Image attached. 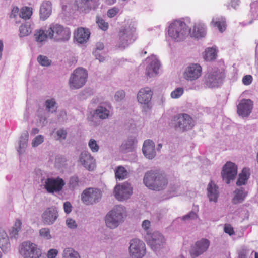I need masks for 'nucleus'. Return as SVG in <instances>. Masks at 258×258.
Instances as JSON below:
<instances>
[{"label": "nucleus", "instance_id": "f704fd0d", "mask_svg": "<svg viewBox=\"0 0 258 258\" xmlns=\"http://www.w3.org/2000/svg\"><path fill=\"white\" fill-rule=\"evenodd\" d=\"M32 15V8L29 7H23L21 9L19 16L25 20L29 19Z\"/></svg>", "mask_w": 258, "mask_h": 258}, {"label": "nucleus", "instance_id": "c756f323", "mask_svg": "<svg viewBox=\"0 0 258 258\" xmlns=\"http://www.w3.org/2000/svg\"><path fill=\"white\" fill-rule=\"evenodd\" d=\"M206 34V27L204 24L197 23L193 28V35L197 38L203 37Z\"/></svg>", "mask_w": 258, "mask_h": 258}, {"label": "nucleus", "instance_id": "a19ab883", "mask_svg": "<svg viewBox=\"0 0 258 258\" xmlns=\"http://www.w3.org/2000/svg\"><path fill=\"white\" fill-rule=\"evenodd\" d=\"M96 23L99 26V27L103 30V31H106L108 29V24L107 22H106L102 18L100 17H97L96 18Z\"/></svg>", "mask_w": 258, "mask_h": 258}, {"label": "nucleus", "instance_id": "6e6552de", "mask_svg": "<svg viewBox=\"0 0 258 258\" xmlns=\"http://www.w3.org/2000/svg\"><path fill=\"white\" fill-rule=\"evenodd\" d=\"M145 238L148 245L154 251L161 249L165 245L164 236L158 232H155L152 234L148 233Z\"/></svg>", "mask_w": 258, "mask_h": 258}, {"label": "nucleus", "instance_id": "f3484780", "mask_svg": "<svg viewBox=\"0 0 258 258\" xmlns=\"http://www.w3.org/2000/svg\"><path fill=\"white\" fill-rule=\"evenodd\" d=\"M253 102L250 99H242L237 105V113L242 117L248 116L251 112Z\"/></svg>", "mask_w": 258, "mask_h": 258}, {"label": "nucleus", "instance_id": "e433bc0d", "mask_svg": "<svg viewBox=\"0 0 258 258\" xmlns=\"http://www.w3.org/2000/svg\"><path fill=\"white\" fill-rule=\"evenodd\" d=\"M157 172H158L157 171H149V172H148L147 173H146V174H145L144 178V183L146 186V177H147V180L149 184H154V183H155V181L156 180Z\"/></svg>", "mask_w": 258, "mask_h": 258}, {"label": "nucleus", "instance_id": "f03ea898", "mask_svg": "<svg viewBox=\"0 0 258 258\" xmlns=\"http://www.w3.org/2000/svg\"><path fill=\"white\" fill-rule=\"evenodd\" d=\"M126 216L125 208L122 206H115L106 216V226L114 229L124 221Z\"/></svg>", "mask_w": 258, "mask_h": 258}, {"label": "nucleus", "instance_id": "4468645a", "mask_svg": "<svg viewBox=\"0 0 258 258\" xmlns=\"http://www.w3.org/2000/svg\"><path fill=\"white\" fill-rule=\"evenodd\" d=\"M75 5L78 10L84 13H88L98 7L99 0H76Z\"/></svg>", "mask_w": 258, "mask_h": 258}, {"label": "nucleus", "instance_id": "338daca9", "mask_svg": "<svg viewBox=\"0 0 258 258\" xmlns=\"http://www.w3.org/2000/svg\"><path fill=\"white\" fill-rule=\"evenodd\" d=\"M3 47L4 45L3 41L2 40H0V60L1 59L2 57V51L3 50Z\"/></svg>", "mask_w": 258, "mask_h": 258}, {"label": "nucleus", "instance_id": "13d9d810", "mask_svg": "<svg viewBox=\"0 0 258 258\" xmlns=\"http://www.w3.org/2000/svg\"><path fill=\"white\" fill-rule=\"evenodd\" d=\"M58 251L56 249H51L48 251L47 256L48 258H55L57 255Z\"/></svg>", "mask_w": 258, "mask_h": 258}, {"label": "nucleus", "instance_id": "c9c22d12", "mask_svg": "<svg viewBox=\"0 0 258 258\" xmlns=\"http://www.w3.org/2000/svg\"><path fill=\"white\" fill-rule=\"evenodd\" d=\"M235 196L233 199V202L234 204L242 202L246 196V193L244 192L243 188L235 190Z\"/></svg>", "mask_w": 258, "mask_h": 258}, {"label": "nucleus", "instance_id": "9d476101", "mask_svg": "<svg viewBox=\"0 0 258 258\" xmlns=\"http://www.w3.org/2000/svg\"><path fill=\"white\" fill-rule=\"evenodd\" d=\"M129 251L133 258H141L146 253L145 244L140 240L133 239L130 242Z\"/></svg>", "mask_w": 258, "mask_h": 258}, {"label": "nucleus", "instance_id": "1a4fd4ad", "mask_svg": "<svg viewBox=\"0 0 258 258\" xmlns=\"http://www.w3.org/2000/svg\"><path fill=\"white\" fill-rule=\"evenodd\" d=\"M102 197L101 191L95 188H88L83 191L81 199L86 205H92L98 202Z\"/></svg>", "mask_w": 258, "mask_h": 258}, {"label": "nucleus", "instance_id": "680f3d73", "mask_svg": "<svg viewBox=\"0 0 258 258\" xmlns=\"http://www.w3.org/2000/svg\"><path fill=\"white\" fill-rule=\"evenodd\" d=\"M63 208L66 213H69L72 211V205L69 202H66L64 203Z\"/></svg>", "mask_w": 258, "mask_h": 258}, {"label": "nucleus", "instance_id": "cd10ccee", "mask_svg": "<svg viewBox=\"0 0 258 258\" xmlns=\"http://www.w3.org/2000/svg\"><path fill=\"white\" fill-rule=\"evenodd\" d=\"M211 24L213 26L217 27L221 32H224L226 28L225 18L222 17L213 18Z\"/></svg>", "mask_w": 258, "mask_h": 258}, {"label": "nucleus", "instance_id": "473e14b6", "mask_svg": "<svg viewBox=\"0 0 258 258\" xmlns=\"http://www.w3.org/2000/svg\"><path fill=\"white\" fill-rule=\"evenodd\" d=\"M32 31V28L29 23L22 24L19 27L20 36H27L31 33Z\"/></svg>", "mask_w": 258, "mask_h": 258}, {"label": "nucleus", "instance_id": "0e129e2a", "mask_svg": "<svg viewBox=\"0 0 258 258\" xmlns=\"http://www.w3.org/2000/svg\"><path fill=\"white\" fill-rule=\"evenodd\" d=\"M21 226H22V222H21V220L19 219H17L15 221L14 226H13V228H17L18 230H21Z\"/></svg>", "mask_w": 258, "mask_h": 258}, {"label": "nucleus", "instance_id": "bb28decb", "mask_svg": "<svg viewBox=\"0 0 258 258\" xmlns=\"http://www.w3.org/2000/svg\"><path fill=\"white\" fill-rule=\"evenodd\" d=\"M207 190L210 201L216 202L218 196V187L211 181L208 185Z\"/></svg>", "mask_w": 258, "mask_h": 258}, {"label": "nucleus", "instance_id": "39448f33", "mask_svg": "<svg viewBox=\"0 0 258 258\" xmlns=\"http://www.w3.org/2000/svg\"><path fill=\"white\" fill-rule=\"evenodd\" d=\"M88 73L86 70L79 68L71 74L69 85L72 89H78L82 87L86 82Z\"/></svg>", "mask_w": 258, "mask_h": 258}, {"label": "nucleus", "instance_id": "4be33fe9", "mask_svg": "<svg viewBox=\"0 0 258 258\" xmlns=\"http://www.w3.org/2000/svg\"><path fill=\"white\" fill-rule=\"evenodd\" d=\"M142 150L145 156L148 159H153L156 155L155 144L152 140H147L144 141Z\"/></svg>", "mask_w": 258, "mask_h": 258}, {"label": "nucleus", "instance_id": "09e8293b", "mask_svg": "<svg viewBox=\"0 0 258 258\" xmlns=\"http://www.w3.org/2000/svg\"><path fill=\"white\" fill-rule=\"evenodd\" d=\"M44 141V137L42 135H38L32 142V146L34 147H36L41 144Z\"/></svg>", "mask_w": 258, "mask_h": 258}, {"label": "nucleus", "instance_id": "2eb2a0df", "mask_svg": "<svg viewBox=\"0 0 258 258\" xmlns=\"http://www.w3.org/2000/svg\"><path fill=\"white\" fill-rule=\"evenodd\" d=\"M132 187L128 183L117 185L114 188V196L119 201H123L130 198L132 194Z\"/></svg>", "mask_w": 258, "mask_h": 258}, {"label": "nucleus", "instance_id": "79ce46f5", "mask_svg": "<svg viewBox=\"0 0 258 258\" xmlns=\"http://www.w3.org/2000/svg\"><path fill=\"white\" fill-rule=\"evenodd\" d=\"M37 60L42 66L47 67L50 66L51 63V61L47 57L43 55H39L37 58Z\"/></svg>", "mask_w": 258, "mask_h": 258}, {"label": "nucleus", "instance_id": "c03bdc74", "mask_svg": "<svg viewBox=\"0 0 258 258\" xmlns=\"http://www.w3.org/2000/svg\"><path fill=\"white\" fill-rule=\"evenodd\" d=\"M10 247V244L7 238L0 239V248L3 251H7Z\"/></svg>", "mask_w": 258, "mask_h": 258}, {"label": "nucleus", "instance_id": "f8f14e48", "mask_svg": "<svg viewBox=\"0 0 258 258\" xmlns=\"http://www.w3.org/2000/svg\"><path fill=\"white\" fill-rule=\"evenodd\" d=\"M65 185L64 181L59 177L53 178H48L45 182V188L49 193L58 192Z\"/></svg>", "mask_w": 258, "mask_h": 258}, {"label": "nucleus", "instance_id": "6ab92c4d", "mask_svg": "<svg viewBox=\"0 0 258 258\" xmlns=\"http://www.w3.org/2000/svg\"><path fill=\"white\" fill-rule=\"evenodd\" d=\"M58 217L57 210L54 207H50L46 209L42 215V221L45 224H52Z\"/></svg>", "mask_w": 258, "mask_h": 258}, {"label": "nucleus", "instance_id": "58836bf2", "mask_svg": "<svg viewBox=\"0 0 258 258\" xmlns=\"http://www.w3.org/2000/svg\"><path fill=\"white\" fill-rule=\"evenodd\" d=\"M96 114L101 119H106L109 116V111L103 107H99L96 110Z\"/></svg>", "mask_w": 258, "mask_h": 258}, {"label": "nucleus", "instance_id": "774afa93", "mask_svg": "<svg viewBox=\"0 0 258 258\" xmlns=\"http://www.w3.org/2000/svg\"><path fill=\"white\" fill-rule=\"evenodd\" d=\"M39 132V130L37 128H33L31 131V134L32 135H35L38 134Z\"/></svg>", "mask_w": 258, "mask_h": 258}, {"label": "nucleus", "instance_id": "4c0bfd02", "mask_svg": "<svg viewBox=\"0 0 258 258\" xmlns=\"http://www.w3.org/2000/svg\"><path fill=\"white\" fill-rule=\"evenodd\" d=\"M63 258H80V256L73 248H66L63 250Z\"/></svg>", "mask_w": 258, "mask_h": 258}, {"label": "nucleus", "instance_id": "864d4df0", "mask_svg": "<svg viewBox=\"0 0 258 258\" xmlns=\"http://www.w3.org/2000/svg\"><path fill=\"white\" fill-rule=\"evenodd\" d=\"M252 81V77L251 75H245L242 79V82L245 85L250 84Z\"/></svg>", "mask_w": 258, "mask_h": 258}, {"label": "nucleus", "instance_id": "8fccbe9b", "mask_svg": "<svg viewBox=\"0 0 258 258\" xmlns=\"http://www.w3.org/2000/svg\"><path fill=\"white\" fill-rule=\"evenodd\" d=\"M119 9L116 7H113L108 10L107 15L109 18H113L119 12Z\"/></svg>", "mask_w": 258, "mask_h": 258}, {"label": "nucleus", "instance_id": "423d86ee", "mask_svg": "<svg viewBox=\"0 0 258 258\" xmlns=\"http://www.w3.org/2000/svg\"><path fill=\"white\" fill-rule=\"evenodd\" d=\"M188 31L186 24L180 20L174 21L168 28L169 35L177 41L182 39Z\"/></svg>", "mask_w": 258, "mask_h": 258}, {"label": "nucleus", "instance_id": "6e6d98bb", "mask_svg": "<svg viewBox=\"0 0 258 258\" xmlns=\"http://www.w3.org/2000/svg\"><path fill=\"white\" fill-rule=\"evenodd\" d=\"M67 132L66 130L63 129L59 130L57 131V135L59 138V139H64L67 136Z\"/></svg>", "mask_w": 258, "mask_h": 258}, {"label": "nucleus", "instance_id": "e2e57ef3", "mask_svg": "<svg viewBox=\"0 0 258 258\" xmlns=\"http://www.w3.org/2000/svg\"><path fill=\"white\" fill-rule=\"evenodd\" d=\"M150 227V222L149 220H144L142 223V227L147 231V234L148 233Z\"/></svg>", "mask_w": 258, "mask_h": 258}, {"label": "nucleus", "instance_id": "49530a36", "mask_svg": "<svg viewBox=\"0 0 258 258\" xmlns=\"http://www.w3.org/2000/svg\"><path fill=\"white\" fill-rule=\"evenodd\" d=\"M183 92L184 90L182 88H177L171 93V96L174 99L178 98L183 94Z\"/></svg>", "mask_w": 258, "mask_h": 258}, {"label": "nucleus", "instance_id": "a211bd4d", "mask_svg": "<svg viewBox=\"0 0 258 258\" xmlns=\"http://www.w3.org/2000/svg\"><path fill=\"white\" fill-rule=\"evenodd\" d=\"M146 177V180H147ZM146 186L149 189L153 190H160L163 189L165 186H167L168 183L167 179L162 174L157 172L156 180L154 184H149L147 180H146Z\"/></svg>", "mask_w": 258, "mask_h": 258}, {"label": "nucleus", "instance_id": "7c9ffc66", "mask_svg": "<svg viewBox=\"0 0 258 258\" xmlns=\"http://www.w3.org/2000/svg\"><path fill=\"white\" fill-rule=\"evenodd\" d=\"M250 175L249 170L247 168H244L242 172L239 174L236 184L238 186L244 185L249 178Z\"/></svg>", "mask_w": 258, "mask_h": 258}, {"label": "nucleus", "instance_id": "37998d69", "mask_svg": "<svg viewBox=\"0 0 258 258\" xmlns=\"http://www.w3.org/2000/svg\"><path fill=\"white\" fill-rule=\"evenodd\" d=\"M40 236L46 239H50L51 238L50 230L47 228H43L39 230Z\"/></svg>", "mask_w": 258, "mask_h": 258}, {"label": "nucleus", "instance_id": "20e7f679", "mask_svg": "<svg viewBox=\"0 0 258 258\" xmlns=\"http://www.w3.org/2000/svg\"><path fill=\"white\" fill-rule=\"evenodd\" d=\"M171 124L175 130H179L184 132L190 130L194 127V121L188 114L181 113L173 117Z\"/></svg>", "mask_w": 258, "mask_h": 258}, {"label": "nucleus", "instance_id": "72a5a7b5", "mask_svg": "<svg viewBox=\"0 0 258 258\" xmlns=\"http://www.w3.org/2000/svg\"><path fill=\"white\" fill-rule=\"evenodd\" d=\"M128 174L127 171L122 166H119L116 168L115 175L116 179L123 180L126 178Z\"/></svg>", "mask_w": 258, "mask_h": 258}, {"label": "nucleus", "instance_id": "9b49d317", "mask_svg": "<svg viewBox=\"0 0 258 258\" xmlns=\"http://www.w3.org/2000/svg\"><path fill=\"white\" fill-rule=\"evenodd\" d=\"M202 73L201 66L198 63H192L185 68L183 73V77L187 81H193L199 78Z\"/></svg>", "mask_w": 258, "mask_h": 258}, {"label": "nucleus", "instance_id": "2f4dec72", "mask_svg": "<svg viewBox=\"0 0 258 258\" xmlns=\"http://www.w3.org/2000/svg\"><path fill=\"white\" fill-rule=\"evenodd\" d=\"M203 57L206 61H212L216 59L217 57L216 48L214 47L208 48L205 50Z\"/></svg>", "mask_w": 258, "mask_h": 258}, {"label": "nucleus", "instance_id": "f257e3e1", "mask_svg": "<svg viewBox=\"0 0 258 258\" xmlns=\"http://www.w3.org/2000/svg\"><path fill=\"white\" fill-rule=\"evenodd\" d=\"M49 39L56 42H65L71 38L70 29L59 23H51L47 28Z\"/></svg>", "mask_w": 258, "mask_h": 258}, {"label": "nucleus", "instance_id": "a18cd8bd", "mask_svg": "<svg viewBox=\"0 0 258 258\" xmlns=\"http://www.w3.org/2000/svg\"><path fill=\"white\" fill-rule=\"evenodd\" d=\"M88 146L93 152H98L99 149V146L97 142L93 139H91L88 142Z\"/></svg>", "mask_w": 258, "mask_h": 258}, {"label": "nucleus", "instance_id": "ddd939ff", "mask_svg": "<svg viewBox=\"0 0 258 258\" xmlns=\"http://www.w3.org/2000/svg\"><path fill=\"white\" fill-rule=\"evenodd\" d=\"M237 173V166L232 162H228L224 166L221 172V175L223 180L227 184H229L230 180L235 179Z\"/></svg>", "mask_w": 258, "mask_h": 258}, {"label": "nucleus", "instance_id": "69168bd1", "mask_svg": "<svg viewBox=\"0 0 258 258\" xmlns=\"http://www.w3.org/2000/svg\"><path fill=\"white\" fill-rule=\"evenodd\" d=\"M104 48V45L101 42H98L96 44V49L97 50H102Z\"/></svg>", "mask_w": 258, "mask_h": 258}, {"label": "nucleus", "instance_id": "bf43d9fd", "mask_svg": "<svg viewBox=\"0 0 258 258\" xmlns=\"http://www.w3.org/2000/svg\"><path fill=\"white\" fill-rule=\"evenodd\" d=\"M20 230H18L17 228H12V229L10 232V236L11 238H16L18 235V233Z\"/></svg>", "mask_w": 258, "mask_h": 258}, {"label": "nucleus", "instance_id": "ea45409f", "mask_svg": "<svg viewBox=\"0 0 258 258\" xmlns=\"http://www.w3.org/2000/svg\"><path fill=\"white\" fill-rule=\"evenodd\" d=\"M46 109L49 112H53L56 110V102L54 99L47 100L46 101Z\"/></svg>", "mask_w": 258, "mask_h": 258}, {"label": "nucleus", "instance_id": "dca6fc26", "mask_svg": "<svg viewBox=\"0 0 258 258\" xmlns=\"http://www.w3.org/2000/svg\"><path fill=\"white\" fill-rule=\"evenodd\" d=\"M210 242L206 239H202L196 242L190 250V253L192 258H195L206 251L209 246Z\"/></svg>", "mask_w": 258, "mask_h": 258}, {"label": "nucleus", "instance_id": "0eeeda50", "mask_svg": "<svg viewBox=\"0 0 258 258\" xmlns=\"http://www.w3.org/2000/svg\"><path fill=\"white\" fill-rule=\"evenodd\" d=\"M224 77V70L222 69L214 70L205 76V83L210 88L218 87L222 83Z\"/></svg>", "mask_w": 258, "mask_h": 258}, {"label": "nucleus", "instance_id": "5701e85b", "mask_svg": "<svg viewBox=\"0 0 258 258\" xmlns=\"http://www.w3.org/2000/svg\"><path fill=\"white\" fill-rule=\"evenodd\" d=\"M152 93L149 88L142 89L138 94L137 98L141 104H147L151 100Z\"/></svg>", "mask_w": 258, "mask_h": 258}, {"label": "nucleus", "instance_id": "052dcab7", "mask_svg": "<svg viewBox=\"0 0 258 258\" xmlns=\"http://www.w3.org/2000/svg\"><path fill=\"white\" fill-rule=\"evenodd\" d=\"M19 11V9L18 7L17 6H14L11 10V13L10 14V17L11 18H15L16 17Z\"/></svg>", "mask_w": 258, "mask_h": 258}, {"label": "nucleus", "instance_id": "7ed1b4c3", "mask_svg": "<svg viewBox=\"0 0 258 258\" xmlns=\"http://www.w3.org/2000/svg\"><path fill=\"white\" fill-rule=\"evenodd\" d=\"M19 252L23 258H39L41 250L36 244L31 241H24L19 246Z\"/></svg>", "mask_w": 258, "mask_h": 258}, {"label": "nucleus", "instance_id": "de8ad7c7", "mask_svg": "<svg viewBox=\"0 0 258 258\" xmlns=\"http://www.w3.org/2000/svg\"><path fill=\"white\" fill-rule=\"evenodd\" d=\"M79 184V178L77 176H73L70 178L69 183L70 188L74 189Z\"/></svg>", "mask_w": 258, "mask_h": 258}, {"label": "nucleus", "instance_id": "5fc2aeb1", "mask_svg": "<svg viewBox=\"0 0 258 258\" xmlns=\"http://www.w3.org/2000/svg\"><path fill=\"white\" fill-rule=\"evenodd\" d=\"M125 96V92L121 90L117 92L115 95V99L116 101L121 100Z\"/></svg>", "mask_w": 258, "mask_h": 258}, {"label": "nucleus", "instance_id": "603ef678", "mask_svg": "<svg viewBox=\"0 0 258 258\" xmlns=\"http://www.w3.org/2000/svg\"><path fill=\"white\" fill-rule=\"evenodd\" d=\"M224 230L226 233L228 234L229 235H232L234 234L233 228L230 224H225Z\"/></svg>", "mask_w": 258, "mask_h": 258}, {"label": "nucleus", "instance_id": "3c124183", "mask_svg": "<svg viewBox=\"0 0 258 258\" xmlns=\"http://www.w3.org/2000/svg\"><path fill=\"white\" fill-rule=\"evenodd\" d=\"M198 217L197 214L194 212H190L188 214H187L182 217V219L183 220H186L188 219H195Z\"/></svg>", "mask_w": 258, "mask_h": 258}, {"label": "nucleus", "instance_id": "c85d7f7f", "mask_svg": "<svg viewBox=\"0 0 258 258\" xmlns=\"http://www.w3.org/2000/svg\"><path fill=\"white\" fill-rule=\"evenodd\" d=\"M34 37L35 40L39 43L45 42L47 38H49L47 29L45 30L39 29L35 31Z\"/></svg>", "mask_w": 258, "mask_h": 258}, {"label": "nucleus", "instance_id": "393cba45", "mask_svg": "<svg viewBox=\"0 0 258 258\" xmlns=\"http://www.w3.org/2000/svg\"><path fill=\"white\" fill-rule=\"evenodd\" d=\"M51 3L49 1L44 2L40 8V17L42 20H45L51 15L52 12Z\"/></svg>", "mask_w": 258, "mask_h": 258}, {"label": "nucleus", "instance_id": "aec40b11", "mask_svg": "<svg viewBox=\"0 0 258 258\" xmlns=\"http://www.w3.org/2000/svg\"><path fill=\"white\" fill-rule=\"evenodd\" d=\"M136 29L135 27H132L130 30H127L125 28L122 29L119 32V36L121 41L124 40L125 45L123 46L125 47V45H127V42H134L136 40L137 34L136 33Z\"/></svg>", "mask_w": 258, "mask_h": 258}, {"label": "nucleus", "instance_id": "4d7b16f0", "mask_svg": "<svg viewBox=\"0 0 258 258\" xmlns=\"http://www.w3.org/2000/svg\"><path fill=\"white\" fill-rule=\"evenodd\" d=\"M66 223L68 227L70 228H75L77 227L75 221L72 219H68Z\"/></svg>", "mask_w": 258, "mask_h": 258}, {"label": "nucleus", "instance_id": "b1692460", "mask_svg": "<svg viewBox=\"0 0 258 258\" xmlns=\"http://www.w3.org/2000/svg\"><path fill=\"white\" fill-rule=\"evenodd\" d=\"M90 33L87 29L82 27L79 28L75 34L76 41L81 44L86 42L89 39Z\"/></svg>", "mask_w": 258, "mask_h": 258}, {"label": "nucleus", "instance_id": "412c9836", "mask_svg": "<svg viewBox=\"0 0 258 258\" xmlns=\"http://www.w3.org/2000/svg\"><path fill=\"white\" fill-rule=\"evenodd\" d=\"M80 161L88 170H93L95 167V160L88 152H83L81 154Z\"/></svg>", "mask_w": 258, "mask_h": 258}, {"label": "nucleus", "instance_id": "a878e982", "mask_svg": "<svg viewBox=\"0 0 258 258\" xmlns=\"http://www.w3.org/2000/svg\"><path fill=\"white\" fill-rule=\"evenodd\" d=\"M160 67V63L158 60L154 58L146 68V76L152 77L156 75Z\"/></svg>", "mask_w": 258, "mask_h": 258}]
</instances>
